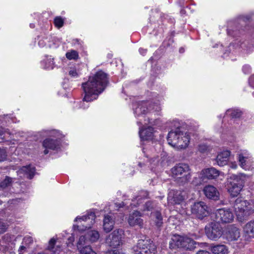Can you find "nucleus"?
Here are the masks:
<instances>
[{"instance_id":"obj_39","label":"nucleus","mask_w":254,"mask_h":254,"mask_svg":"<svg viewBox=\"0 0 254 254\" xmlns=\"http://www.w3.org/2000/svg\"><path fill=\"white\" fill-rule=\"evenodd\" d=\"M79 72L74 68H70L69 71V75L73 77H77L79 75Z\"/></svg>"},{"instance_id":"obj_28","label":"nucleus","mask_w":254,"mask_h":254,"mask_svg":"<svg viewBox=\"0 0 254 254\" xmlns=\"http://www.w3.org/2000/svg\"><path fill=\"white\" fill-rule=\"evenodd\" d=\"M56 239L55 238H52L49 242L47 250L51 253V254H59L61 252V248L59 245H56Z\"/></svg>"},{"instance_id":"obj_48","label":"nucleus","mask_w":254,"mask_h":254,"mask_svg":"<svg viewBox=\"0 0 254 254\" xmlns=\"http://www.w3.org/2000/svg\"><path fill=\"white\" fill-rule=\"evenodd\" d=\"M74 240V238L72 235L69 237L68 239V242L67 243V245L69 246L70 243L72 244Z\"/></svg>"},{"instance_id":"obj_29","label":"nucleus","mask_w":254,"mask_h":254,"mask_svg":"<svg viewBox=\"0 0 254 254\" xmlns=\"http://www.w3.org/2000/svg\"><path fill=\"white\" fill-rule=\"evenodd\" d=\"M83 236L85 237V240L86 241V243H88V241H90L91 242L97 241L99 238L100 235L97 231L90 230H88L86 235Z\"/></svg>"},{"instance_id":"obj_38","label":"nucleus","mask_w":254,"mask_h":254,"mask_svg":"<svg viewBox=\"0 0 254 254\" xmlns=\"http://www.w3.org/2000/svg\"><path fill=\"white\" fill-rule=\"evenodd\" d=\"M64 23V20L61 17L57 16L55 17L54 19V24L57 28H61L63 26Z\"/></svg>"},{"instance_id":"obj_2","label":"nucleus","mask_w":254,"mask_h":254,"mask_svg":"<svg viewBox=\"0 0 254 254\" xmlns=\"http://www.w3.org/2000/svg\"><path fill=\"white\" fill-rule=\"evenodd\" d=\"M249 176L245 174L232 175L228 178L226 187L228 191L233 197L237 196L242 190L245 181Z\"/></svg>"},{"instance_id":"obj_25","label":"nucleus","mask_w":254,"mask_h":254,"mask_svg":"<svg viewBox=\"0 0 254 254\" xmlns=\"http://www.w3.org/2000/svg\"><path fill=\"white\" fill-rule=\"evenodd\" d=\"M148 103L141 102L138 104L137 106L134 109V113L137 117H141L147 113Z\"/></svg>"},{"instance_id":"obj_23","label":"nucleus","mask_w":254,"mask_h":254,"mask_svg":"<svg viewBox=\"0 0 254 254\" xmlns=\"http://www.w3.org/2000/svg\"><path fill=\"white\" fill-rule=\"evenodd\" d=\"M230 155V152L228 150H224L218 153L216 161L218 165L224 166L227 164Z\"/></svg>"},{"instance_id":"obj_20","label":"nucleus","mask_w":254,"mask_h":254,"mask_svg":"<svg viewBox=\"0 0 254 254\" xmlns=\"http://www.w3.org/2000/svg\"><path fill=\"white\" fill-rule=\"evenodd\" d=\"M17 175L20 177H27L31 179L35 173V168L31 165L23 166L17 172Z\"/></svg>"},{"instance_id":"obj_61","label":"nucleus","mask_w":254,"mask_h":254,"mask_svg":"<svg viewBox=\"0 0 254 254\" xmlns=\"http://www.w3.org/2000/svg\"><path fill=\"white\" fill-rule=\"evenodd\" d=\"M138 165H139V166L141 167V165H142L141 163H139Z\"/></svg>"},{"instance_id":"obj_4","label":"nucleus","mask_w":254,"mask_h":254,"mask_svg":"<svg viewBox=\"0 0 254 254\" xmlns=\"http://www.w3.org/2000/svg\"><path fill=\"white\" fill-rule=\"evenodd\" d=\"M195 242L187 236L174 235L169 242L170 249L182 248L186 250H192L195 248Z\"/></svg>"},{"instance_id":"obj_1","label":"nucleus","mask_w":254,"mask_h":254,"mask_svg":"<svg viewBox=\"0 0 254 254\" xmlns=\"http://www.w3.org/2000/svg\"><path fill=\"white\" fill-rule=\"evenodd\" d=\"M108 82L107 74L102 70L97 71L88 80L82 84L84 96L80 103V108L87 109L88 103L96 99L105 89Z\"/></svg>"},{"instance_id":"obj_52","label":"nucleus","mask_w":254,"mask_h":254,"mask_svg":"<svg viewBox=\"0 0 254 254\" xmlns=\"http://www.w3.org/2000/svg\"><path fill=\"white\" fill-rule=\"evenodd\" d=\"M132 201V203H130V205L131 206V208H133L134 207H136V206H138V205L135 204V200H133Z\"/></svg>"},{"instance_id":"obj_41","label":"nucleus","mask_w":254,"mask_h":254,"mask_svg":"<svg viewBox=\"0 0 254 254\" xmlns=\"http://www.w3.org/2000/svg\"><path fill=\"white\" fill-rule=\"evenodd\" d=\"M152 208V202L148 201L145 203L143 208H141L142 211H150Z\"/></svg>"},{"instance_id":"obj_6","label":"nucleus","mask_w":254,"mask_h":254,"mask_svg":"<svg viewBox=\"0 0 254 254\" xmlns=\"http://www.w3.org/2000/svg\"><path fill=\"white\" fill-rule=\"evenodd\" d=\"M172 176L181 180L182 184L188 183L190 179L191 175L189 166L186 164L180 163L176 165L171 169Z\"/></svg>"},{"instance_id":"obj_36","label":"nucleus","mask_w":254,"mask_h":254,"mask_svg":"<svg viewBox=\"0 0 254 254\" xmlns=\"http://www.w3.org/2000/svg\"><path fill=\"white\" fill-rule=\"evenodd\" d=\"M66 57L69 60H76L78 58V53L75 50H71L65 54Z\"/></svg>"},{"instance_id":"obj_15","label":"nucleus","mask_w":254,"mask_h":254,"mask_svg":"<svg viewBox=\"0 0 254 254\" xmlns=\"http://www.w3.org/2000/svg\"><path fill=\"white\" fill-rule=\"evenodd\" d=\"M182 128L178 127L171 130L168 135L167 141L169 145L176 148L177 144L179 145V139L181 137L180 134L182 133Z\"/></svg>"},{"instance_id":"obj_24","label":"nucleus","mask_w":254,"mask_h":254,"mask_svg":"<svg viewBox=\"0 0 254 254\" xmlns=\"http://www.w3.org/2000/svg\"><path fill=\"white\" fill-rule=\"evenodd\" d=\"M181 137L179 138V145L177 144L176 148L177 149H185L187 148L190 143V136L187 132H183L180 134Z\"/></svg>"},{"instance_id":"obj_53","label":"nucleus","mask_w":254,"mask_h":254,"mask_svg":"<svg viewBox=\"0 0 254 254\" xmlns=\"http://www.w3.org/2000/svg\"><path fill=\"white\" fill-rule=\"evenodd\" d=\"M115 204L117 206V207H118L119 208H121V207H123V206L124 205V203L122 202L121 203H116Z\"/></svg>"},{"instance_id":"obj_59","label":"nucleus","mask_w":254,"mask_h":254,"mask_svg":"<svg viewBox=\"0 0 254 254\" xmlns=\"http://www.w3.org/2000/svg\"><path fill=\"white\" fill-rule=\"evenodd\" d=\"M137 123H138V124H142V123H141V121H139V122H137Z\"/></svg>"},{"instance_id":"obj_56","label":"nucleus","mask_w":254,"mask_h":254,"mask_svg":"<svg viewBox=\"0 0 254 254\" xmlns=\"http://www.w3.org/2000/svg\"><path fill=\"white\" fill-rule=\"evenodd\" d=\"M0 131L2 132V135L5 133H8V132L5 131L4 133L3 132V130L0 129Z\"/></svg>"},{"instance_id":"obj_49","label":"nucleus","mask_w":254,"mask_h":254,"mask_svg":"<svg viewBox=\"0 0 254 254\" xmlns=\"http://www.w3.org/2000/svg\"><path fill=\"white\" fill-rule=\"evenodd\" d=\"M196 254H210V253L206 251L200 250Z\"/></svg>"},{"instance_id":"obj_50","label":"nucleus","mask_w":254,"mask_h":254,"mask_svg":"<svg viewBox=\"0 0 254 254\" xmlns=\"http://www.w3.org/2000/svg\"><path fill=\"white\" fill-rule=\"evenodd\" d=\"M139 52L140 54L144 55L147 52V50L143 48H140L139 50Z\"/></svg>"},{"instance_id":"obj_31","label":"nucleus","mask_w":254,"mask_h":254,"mask_svg":"<svg viewBox=\"0 0 254 254\" xmlns=\"http://www.w3.org/2000/svg\"><path fill=\"white\" fill-rule=\"evenodd\" d=\"M211 251L213 254H228L229 253L227 247L224 245H217L211 247Z\"/></svg>"},{"instance_id":"obj_46","label":"nucleus","mask_w":254,"mask_h":254,"mask_svg":"<svg viewBox=\"0 0 254 254\" xmlns=\"http://www.w3.org/2000/svg\"><path fill=\"white\" fill-rule=\"evenodd\" d=\"M250 85L254 88V74L251 76L249 79Z\"/></svg>"},{"instance_id":"obj_14","label":"nucleus","mask_w":254,"mask_h":254,"mask_svg":"<svg viewBox=\"0 0 254 254\" xmlns=\"http://www.w3.org/2000/svg\"><path fill=\"white\" fill-rule=\"evenodd\" d=\"M238 159L240 166L245 170L253 171L254 162L251 157H249L246 153L240 154L238 155Z\"/></svg>"},{"instance_id":"obj_55","label":"nucleus","mask_w":254,"mask_h":254,"mask_svg":"<svg viewBox=\"0 0 254 254\" xmlns=\"http://www.w3.org/2000/svg\"><path fill=\"white\" fill-rule=\"evenodd\" d=\"M30 26L31 28H33L35 27V26L33 24H30Z\"/></svg>"},{"instance_id":"obj_45","label":"nucleus","mask_w":254,"mask_h":254,"mask_svg":"<svg viewBox=\"0 0 254 254\" xmlns=\"http://www.w3.org/2000/svg\"><path fill=\"white\" fill-rule=\"evenodd\" d=\"M242 70L245 74H248L251 72V67L249 65L246 64L243 66Z\"/></svg>"},{"instance_id":"obj_18","label":"nucleus","mask_w":254,"mask_h":254,"mask_svg":"<svg viewBox=\"0 0 254 254\" xmlns=\"http://www.w3.org/2000/svg\"><path fill=\"white\" fill-rule=\"evenodd\" d=\"M141 213L135 211L129 214L127 222L130 226H137L142 227L143 224V221L141 218Z\"/></svg>"},{"instance_id":"obj_10","label":"nucleus","mask_w":254,"mask_h":254,"mask_svg":"<svg viewBox=\"0 0 254 254\" xmlns=\"http://www.w3.org/2000/svg\"><path fill=\"white\" fill-rule=\"evenodd\" d=\"M206 235L209 239L217 241L223 234V230L220 225L215 222H211L205 227Z\"/></svg>"},{"instance_id":"obj_47","label":"nucleus","mask_w":254,"mask_h":254,"mask_svg":"<svg viewBox=\"0 0 254 254\" xmlns=\"http://www.w3.org/2000/svg\"><path fill=\"white\" fill-rule=\"evenodd\" d=\"M153 109L156 112H159L161 111V107L159 105H153Z\"/></svg>"},{"instance_id":"obj_9","label":"nucleus","mask_w":254,"mask_h":254,"mask_svg":"<svg viewBox=\"0 0 254 254\" xmlns=\"http://www.w3.org/2000/svg\"><path fill=\"white\" fill-rule=\"evenodd\" d=\"M134 254H155L156 247L148 240H139L132 248Z\"/></svg>"},{"instance_id":"obj_62","label":"nucleus","mask_w":254,"mask_h":254,"mask_svg":"<svg viewBox=\"0 0 254 254\" xmlns=\"http://www.w3.org/2000/svg\"><path fill=\"white\" fill-rule=\"evenodd\" d=\"M151 107H153V105H152L151 106H150V108H151Z\"/></svg>"},{"instance_id":"obj_57","label":"nucleus","mask_w":254,"mask_h":254,"mask_svg":"<svg viewBox=\"0 0 254 254\" xmlns=\"http://www.w3.org/2000/svg\"><path fill=\"white\" fill-rule=\"evenodd\" d=\"M180 52H183V49H180Z\"/></svg>"},{"instance_id":"obj_34","label":"nucleus","mask_w":254,"mask_h":254,"mask_svg":"<svg viewBox=\"0 0 254 254\" xmlns=\"http://www.w3.org/2000/svg\"><path fill=\"white\" fill-rule=\"evenodd\" d=\"M211 150V147L204 143H200L197 146V151L201 153H207Z\"/></svg>"},{"instance_id":"obj_33","label":"nucleus","mask_w":254,"mask_h":254,"mask_svg":"<svg viewBox=\"0 0 254 254\" xmlns=\"http://www.w3.org/2000/svg\"><path fill=\"white\" fill-rule=\"evenodd\" d=\"M54 59L51 56H48L46 59L43 61V64H45L44 68L47 69H52L55 66V63L54 62Z\"/></svg>"},{"instance_id":"obj_60","label":"nucleus","mask_w":254,"mask_h":254,"mask_svg":"<svg viewBox=\"0 0 254 254\" xmlns=\"http://www.w3.org/2000/svg\"><path fill=\"white\" fill-rule=\"evenodd\" d=\"M136 199H137L136 200L138 201V200L140 199V198L138 197L136 198Z\"/></svg>"},{"instance_id":"obj_35","label":"nucleus","mask_w":254,"mask_h":254,"mask_svg":"<svg viewBox=\"0 0 254 254\" xmlns=\"http://www.w3.org/2000/svg\"><path fill=\"white\" fill-rule=\"evenodd\" d=\"M226 114L227 116H230L233 118H239L241 116L242 113L238 109H229L226 111Z\"/></svg>"},{"instance_id":"obj_30","label":"nucleus","mask_w":254,"mask_h":254,"mask_svg":"<svg viewBox=\"0 0 254 254\" xmlns=\"http://www.w3.org/2000/svg\"><path fill=\"white\" fill-rule=\"evenodd\" d=\"M114 224L112 216L109 215H106L104 217L103 221V228L105 231L109 232L111 231Z\"/></svg>"},{"instance_id":"obj_42","label":"nucleus","mask_w":254,"mask_h":254,"mask_svg":"<svg viewBox=\"0 0 254 254\" xmlns=\"http://www.w3.org/2000/svg\"><path fill=\"white\" fill-rule=\"evenodd\" d=\"M7 228V225L0 220V234L4 233Z\"/></svg>"},{"instance_id":"obj_13","label":"nucleus","mask_w":254,"mask_h":254,"mask_svg":"<svg viewBox=\"0 0 254 254\" xmlns=\"http://www.w3.org/2000/svg\"><path fill=\"white\" fill-rule=\"evenodd\" d=\"M185 192L180 190L171 191L168 197V202L171 204H180L185 199Z\"/></svg>"},{"instance_id":"obj_22","label":"nucleus","mask_w":254,"mask_h":254,"mask_svg":"<svg viewBox=\"0 0 254 254\" xmlns=\"http://www.w3.org/2000/svg\"><path fill=\"white\" fill-rule=\"evenodd\" d=\"M240 237V232L237 227L233 225L228 227V231L226 233V238L228 241L237 240Z\"/></svg>"},{"instance_id":"obj_40","label":"nucleus","mask_w":254,"mask_h":254,"mask_svg":"<svg viewBox=\"0 0 254 254\" xmlns=\"http://www.w3.org/2000/svg\"><path fill=\"white\" fill-rule=\"evenodd\" d=\"M49 42V41L47 39V38H41L39 42H38V45L40 47H44L46 46H47V42Z\"/></svg>"},{"instance_id":"obj_54","label":"nucleus","mask_w":254,"mask_h":254,"mask_svg":"<svg viewBox=\"0 0 254 254\" xmlns=\"http://www.w3.org/2000/svg\"><path fill=\"white\" fill-rule=\"evenodd\" d=\"M3 137H4V136L2 137V133L0 131V142L3 139Z\"/></svg>"},{"instance_id":"obj_58","label":"nucleus","mask_w":254,"mask_h":254,"mask_svg":"<svg viewBox=\"0 0 254 254\" xmlns=\"http://www.w3.org/2000/svg\"><path fill=\"white\" fill-rule=\"evenodd\" d=\"M180 52H183V49H180Z\"/></svg>"},{"instance_id":"obj_26","label":"nucleus","mask_w":254,"mask_h":254,"mask_svg":"<svg viewBox=\"0 0 254 254\" xmlns=\"http://www.w3.org/2000/svg\"><path fill=\"white\" fill-rule=\"evenodd\" d=\"M139 134L141 139L150 140L153 138L154 129L151 127H148L145 128H142L140 129Z\"/></svg>"},{"instance_id":"obj_43","label":"nucleus","mask_w":254,"mask_h":254,"mask_svg":"<svg viewBox=\"0 0 254 254\" xmlns=\"http://www.w3.org/2000/svg\"><path fill=\"white\" fill-rule=\"evenodd\" d=\"M6 157V151L4 149L0 148V162L4 161Z\"/></svg>"},{"instance_id":"obj_12","label":"nucleus","mask_w":254,"mask_h":254,"mask_svg":"<svg viewBox=\"0 0 254 254\" xmlns=\"http://www.w3.org/2000/svg\"><path fill=\"white\" fill-rule=\"evenodd\" d=\"M191 213L196 218L202 219L209 214L208 206L203 201L195 202L191 206Z\"/></svg>"},{"instance_id":"obj_7","label":"nucleus","mask_w":254,"mask_h":254,"mask_svg":"<svg viewBox=\"0 0 254 254\" xmlns=\"http://www.w3.org/2000/svg\"><path fill=\"white\" fill-rule=\"evenodd\" d=\"M41 133L44 134L43 136H50L57 138L55 140L47 138L43 141V147L45 148L44 151L45 154L49 153V149L55 150L58 148L60 143L58 139H60L61 136L59 131L56 130L43 131Z\"/></svg>"},{"instance_id":"obj_3","label":"nucleus","mask_w":254,"mask_h":254,"mask_svg":"<svg viewBox=\"0 0 254 254\" xmlns=\"http://www.w3.org/2000/svg\"><path fill=\"white\" fill-rule=\"evenodd\" d=\"M233 207L237 218L240 221L254 212V203L252 200L248 201L242 198H237Z\"/></svg>"},{"instance_id":"obj_44","label":"nucleus","mask_w":254,"mask_h":254,"mask_svg":"<svg viewBox=\"0 0 254 254\" xmlns=\"http://www.w3.org/2000/svg\"><path fill=\"white\" fill-rule=\"evenodd\" d=\"M150 164L152 165V168H153L154 166H157L159 164V161L158 157H155L152 158L150 160Z\"/></svg>"},{"instance_id":"obj_37","label":"nucleus","mask_w":254,"mask_h":254,"mask_svg":"<svg viewBox=\"0 0 254 254\" xmlns=\"http://www.w3.org/2000/svg\"><path fill=\"white\" fill-rule=\"evenodd\" d=\"M13 182L12 178L9 177H6L5 179L0 184V188L2 189L6 188L12 185Z\"/></svg>"},{"instance_id":"obj_11","label":"nucleus","mask_w":254,"mask_h":254,"mask_svg":"<svg viewBox=\"0 0 254 254\" xmlns=\"http://www.w3.org/2000/svg\"><path fill=\"white\" fill-rule=\"evenodd\" d=\"M215 219L218 223H231L234 218V216L230 208H223L217 209L214 213Z\"/></svg>"},{"instance_id":"obj_51","label":"nucleus","mask_w":254,"mask_h":254,"mask_svg":"<svg viewBox=\"0 0 254 254\" xmlns=\"http://www.w3.org/2000/svg\"><path fill=\"white\" fill-rule=\"evenodd\" d=\"M230 168H231L232 169H235L237 168V165L236 164V163L235 162H232L230 164Z\"/></svg>"},{"instance_id":"obj_16","label":"nucleus","mask_w":254,"mask_h":254,"mask_svg":"<svg viewBox=\"0 0 254 254\" xmlns=\"http://www.w3.org/2000/svg\"><path fill=\"white\" fill-rule=\"evenodd\" d=\"M84 236H80L77 244V250L80 254H96L90 246L87 245Z\"/></svg>"},{"instance_id":"obj_27","label":"nucleus","mask_w":254,"mask_h":254,"mask_svg":"<svg viewBox=\"0 0 254 254\" xmlns=\"http://www.w3.org/2000/svg\"><path fill=\"white\" fill-rule=\"evenodd\" d=\"M244 233L247 238L254 237V220L248 222L243 228Z\"/></svg>"},{"instance_id":"obj_21","label":"nucleus","mask_w":254,"mask_h":254,"mask_svg":"<svg viewBox=\"0 0 254 254\" xmlns=\"http://www.w3.org/2000/svg\"><path fill=\"white\" fill-rule=\"evenodd\" d=\"M0 245L5 254H15L12 250L14 244L9 241V236L7 235L3 237L2 240L0 241Z\"/></svg>"},{"instance_id":"obj_8","label":"nucleus","mask_w":254,"mask_h":254,"mask_svg":"<svg viewBox=\"0 0 254 254\" xmlns=\"http://www.w3.org/2000/svg\"><path fill=\"white\" fill-rule=\"evenodd\" d=\"M123 234L122 230L114 231L106 238V243L111 248V251L114 254H119V248L122 244L121 241Z\"/></svg>"},{"instance_id":"obj_19","label":"nucleus","mask_w":254,"mask_h":254,"mask_svg":"<svg viewBox=\"0 0 254 254\" xmlns=\"http://www.w3.org/2000/svg\"><path fill=\"white\" fill-rule=\"evenodd\" d=\"M221 172L214 168H207L202 170L200 174L202 180L207 179H215L221 175Z\"/></svg>"},{"instance_id":"obj_5","label":"nucleus","mask_w":254,"mask_h":254,"mask_svg":"<svg viewBox=\"0 0 254 254\" xmlns=\"http://www.w3.org/2000/svg\"><path fill=\"white\" fill-rule=\"evenodd\" d=\"M95 215L92 212H88L87 214L82 216H77L74 220L76 224L73 225V229L79 231L88 229L95 223Z\"/></svg>"},{"instance_id":"obj_32","label":"nucleus","mask_w":254,"mask_h":254,"mask_svg":"<svg viewBox=\"0 0 254 254\" xmlns=\"http://www.w3.org/2000/svg\"><path fill=\"white\" fill-rule=\"evenodd\" d=\"M152 219L154 221L156 225L159 227L163 224L162 217L161 213L158 211H156L151 213Z\"/></svg>"},{"instance_id":"obj_17","label":"nucleus","mask_w":254,"mask_h":254,"mask_svg":"<svg viewBox=\"0 0 254 254\" xmlns=\"http://www.w3.org/2000/svg\"><path fill=\"white\" fill-rule=\"evenodd\" d=\"M205 196L214 200H217L219 199V192L214 186L212 185H207L205 186L202 190Z\"/></svg>"}]
</instances>
